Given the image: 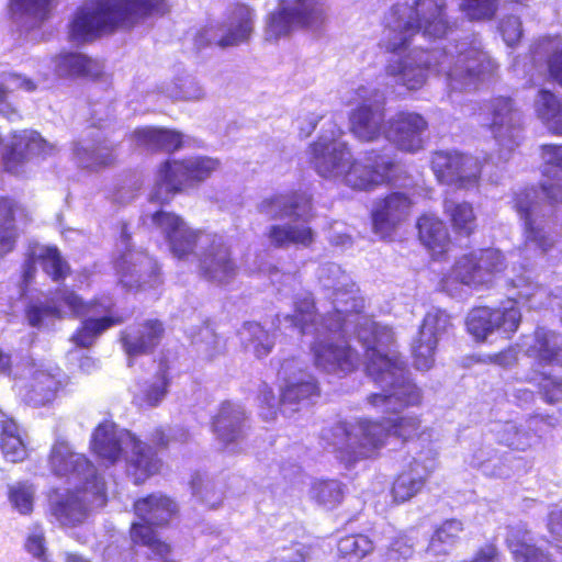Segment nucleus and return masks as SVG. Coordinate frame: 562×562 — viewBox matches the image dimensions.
Segmentation results:
<instances>
[{"label": "nucleus", "instance_id": "1", "mask_svg": "<svg viewBox=\"0 0 562 562\" xmlns=\"http://www.w3.org/2000/svg\"><path fill=\"white\" fill-rule=\"evenodd\" d=\"M369 376L376 383L385 382L390 393H371L367 402L374 408L383 407L380 419L359 418L356 432L346 431L347 451L355 458H369L386 446L393 437L402 443L419 439L423 435L422 419L416 414H404L403 408L419 405L420 390L407 376V366L400 357H389L372 349L366 366Z\"/></svg>", "mask_w": 562, "mask_h": 562}, {"label": "nucleus", "instance_id": "2", "mask_svg": "<svg viewBox=\"0 0 562 562\" xmlns=\"http://www.w3.org/2000/svg\"><path fill=\"white\" fill-rule=\"evenodd\" d=\"M308 160L322 177H336L352 190L372 191L395 178L396 162L378 149L351 158L349 146L335 138H317L308 146Z\"/></svg>", "mask_w": 562, "mask_h": 562}, {"label": "nucleus", "instance_id": "3", "mask_svg": "<svg viewBox=\"0 0 562 562\" xmlns=\"http://www.w3.org/2000/svg\"><path fill=\"white\" fill-rule=\"evenodd\" d=\"M167 11L166 0H91L77 9L68 26L69 40L90 43Z\"/></svg>", "mask_w": 562, "mask_h": 562}, {"label": "nucleus", "instance_id": "4", "mask_svg": "<svg viewBox=\"0 0 562 562\" xmlns=\"http://www.w3.org/2000/svg\"><path fill=\"white\" fill-rule=\"evenodd\" d=\"M220 168L217 159L206 156L168 158L159 164L148 202L168 205L176 195L198 188Z\"/></svg>", "mask_w": 562, "mask_h": 562}, {"label": "nucleus", "instance_id": "5", "mask_svg": "<svg viewBox=\"0 0 562 562\" xmlns=\"http://www.w3.org/2000/svg\"><path fill=\"white\" fill-rule=\"evenodd\" d=\"M126 435L131 450L124 461V471L134 485L140 486L162 472L164 460L160 454L169 449L172 436L164 426L153 429L148 442L131 431H126Z\"/></svg>", "mask_w": 562, "mask_h": 562}, {"label": "nucleus", "instance_id": "6", "mask_svg": "<svg viewBox=\"0 0 562 562\" xmlns=\"http://www.w3.org/2000/svg\"><path fill=\"white\" fill-rule=\"evenodd\" d=\"M522 315L518 302L513 299L496 306L479 305L472 307L465 318L468 333L477 342H484L494 333L505 339H512L521 324Z\"/></svg>", "mask_w": 562, "mask_h": 562}, {"label": "nucleus", "instance_id": "7", "mask_svg": "<svg viewBox=\"0 0 562 562\" xmlns=\"http://www.w3.org/2000/svg\"><path fill=\"white\" fill-rule=\"evenodd\" d=\"M415 22L407 21L385 44L386 50L396 53L406 47L411 38L422 32L428 38H443L456 29V23L450 22L446 15L445 0H415Z\"/></svg>", "mask_w": 562, "mask_h": 562}, {"label": "nucleus", "instance_id": "8", "mask_svg": "<svg viewBox=\"0 0 562 562\" xmlns=\"http://www.w3.org/2000/svg\"><path fill=\"white\" fill-rule=\"evenodd\" d=\"M430 168L439 183L458 188L476 184L482 172L481 161L476 157L456 150L434 151Z\"/></svg>", "mask_w": 562, "mask_h": 562}, {"label": "nucleus", "instance_id": "9", "mask_svg": "<svg viewBox=\"0 0 562 562\" xmlns=\"http://www.w3.org/2000/svg\"><path fill=\"white\" fill-rule=\"evenodd\" d=\"M412 206L409 195L400 191L375 199L370 211L372 232L382 240H393L398 227L408 217Z\"/></svg>", "mask_w": 562, "mask_h": 562}, {"label": "nucleus", "instance_id": "10", "mask_svg": "<svg viewBox=\"0 0 562 562\" xmlns=\"http://www.w3.org/2000/svg\"><path fill=\"white\" fill-rule=\"evenodd\" d=\"M53 146L35 130L10 133V142L1 155L3 171L13 176L23 173L26 164L38 156H46Z\"/></svg>", "mask_w": 562, "mask_h": 562}, {"label": "nucleus", "instance_id": "11", "mask_svg": "<svg viewBox=\"0 0 562 562\" xmlns=\"http://www.w3.org/2000/svg\"><path fill=\"white\" fill-rule=\"evenodd\" d=\"M151 222L164 234L170 252L179 260H184L195 254L203 234L201 229L190 227L177 213L159 209L151 216Z\"/></svg>", "mask_w": 562, "mask_h": 562}, {"label": "nucleus", "instance_id": "12", "mask_svg": "<svg viewBox=\"0 0 562 562\" xmlns=\"http://www.w3.org/2000/svg\"><path fill=\"white\" fill-rule=\"evenodd\" d=\"M48 464L56 476L67 480H83L86 481L85 485L89 483L88 479L91 476L97 487L95 494L102 502L105 501L104 483L99 482L93 464L85 454L71 451L64 443L55 445L48 456Z\"/></svg>", "mask_w": 562, "mask_h": 562}, {"label": "nucleus", "instance_id": "13", "mask_svg": "<svg viewBox=\"0 0 562 562\" xmlns=\"http://www.w3.org/2000/svg\"><path fill=\"white\" fill-rule=\"evenodd\" d=\"M513 207L522 221L525 243L541 254H548L555 246V238L533 216L537 209L535 189H524L513 199Z\"/></svg>", "mask_w": 562, "mask_h": 562}, {"label": "nucleus", "instance_id": "14", "mask_svg": "<svg viewBox=\"0 0 562 562\" xmlns=\"http://www.w3.org/2000/svg\"><path fill=\"white\" fill-rule=\"evenodd\" d=\"M486 109L487 126L494 137L502 144L518 145L522 124L514 100L509 97L497 95L488 100Z\"/></svg>", "mask_w": 562, "mask_h": 562}, {"label": "nucleus", "instance_id": "15", "mask_svg": "<svg viewBox=\"0 0 562 562\" xmlns=\"http://www.w3.org/2000/svg\"><path fill=\"white\" fill-rule=\"evenodd\" d=\"M95 305L89 314L101 315L100 317H86L72 333L71 341L79 348L92 347L97 339L108 329L119 326L126 321V317L115 311L114 302L105 296Z\"/></svg>", "mask_w": 562, "mask_h": 562}, {"label": "nucleus", "instance_id": "16", "mask_svg": "<svg viewBox=\"0 0 562 562\" xmlns=\"http://www.w3.org/2000/svg\"><path fill=\"white\" fill-rule=\"evenodd\" d=\"M311 351L314 366L328 373H350L358 368L360 361V355L345 339L314 341Z\"/></svg>", "mask_w": 562, "mask_h": 562}, {"label": "nucleus", "instance_id": "17", "mask_svg": "<svg viewBox=\"0 0 562 562\" xmlns=\"http://www.w3.org/2000/svg\"><path fill=\"white\" fill-rule=\"evenodd\" d=\"M199 273L207 281L228 283L237 274V265L229 246L221 238L213 239L199 258Z\"/></svg>", "mask_w": 562, "mask_h": 562}, {"label": "nucleus", "instance_id": "18", "mask_svg": "<svg viewBox=\"0 0 562 562\" xmlns=\"http://www.w3.org/2000/svg\"><path fill=\"white\" fill-rule=\"evenodd\" d=\"M165 325L158 318L145 319L137 329H123L119 341L130 359L154 353L165 336Z\"/></svg>", "mask_w": 562, "mask_h": 562}, {"label": "nucleus", "instance_id": "19", "mask_svg": "<svg viewBox=\"0 0 562 562\" xmlns=\"http://www.w3.org/2000/svg\"><path fill=\"white\" fill-rule=\"evenodd\" d=\"M259 211L270 220L303 217L307 221L313 217V198L304 190H292L263 199Z\"/></svg>", "mask_w": 562, "mask_h": 562}, {"label": "nucleus", "instance_id": "20", "mask_svg": "<svg viewBox=\"0 0 562 562\" xmlns=\"http://www.w3.org/2000/svg\"><path fill=\"white\" fill-rule=\"evenodd\" d=\"M391 137L396 147L415 154L424 148V133L428 130L426 119L416 112L401 111L390 120Z\"/></svg>", "mask_w": 562, "mask_h": 562}, {"label": "nucleus", "instance_id": "21", "mask_svg": "<svg viewBox=\"0 0 562 562\" xmlns=\"http://www.w3.org/2000/svg\"><path fill=\"white\" fill-rule=\"evenodd\" d=\"M416 228L419 241L434 260L447 257L452 240L442 220L436 215L424 213L418 216Z\"/></svg>", "mask_w": 562, "mask_h": 562}, {"label": "nucleus", "instance_id": "22", "mask_svg": "<svg viewBox=\"0 0 562 562\" xmlns=\"http://www.w3.org/2000/svg\"><path fill=\"white\" fill-rule=\"evenodd\" d=\"M384 108L378 103H361L349 114V128L362 142L376 140L384 128Z\"/></svg>", "mask_w": 562, "mask_h": 562}, {"label": "nucleus", "instance_id": "23", "mask_svg": "<svg viewBox=\"0 0 562 562\" xmlns=\"http://www.w3.org/2000/svg\"><path fill=\"white\" fill-rule=\"evenodd\" d=\"M88 490L87 485L68 490L63 494L54 492L49 499L50 514L65 526L74 527L83 521L87 516V507L82 493Z\"/></svg>", "mask_w": 562, "mask_h": 562}, {"label": "nucleus", "instance_id": "24", "mask_svg": "<svg viewBox=\"0 0 562 562\" xmlns=\"http://www.w3.org/2000/svg\"><path fill=\"white\" fill-rule=\"evenodd\" d=\"M59 389V381L47 370H35L20 387L23 402L34 408L52 404Z\"/></svg>", "mask_w": 562, "mask_h": 562}, {"label": "nucleus", "instance_id": "25", "mask_svg": "<svg viewBox=\"0 0 562 562\" xmlns=\"http://www.w3.org/2000/svg\"><path fill=\"white\" fill-rule=\"evenodd\" d=\"M136 145L151 154H173L183 146V135L175 130L156 126H140L134 130Z\"/></svg>", "mask_w": 562, "mask_h": 562}, {"label": "nucleus", "instance_id": "26", "mask_svg": "<svg viewBox=\"0 0 562 562\" xmlns=\"http://www.w3.org/2000/svg\"><path fill=\"white\" fill-rule=\"evenodd\" d=\"M254 10L248 4L234 3L227 13V30L217 45L225 48L248 42L254 32Z\"/></svg>", "mask_w": 562, "mask_h": 562}, {"label": "nucleus", "instance_id": "27", "mask_svg": "<svg viewBox=\"0 0 562 562\" xmlns=\"http://www.w3.org/2000/svg\"><path fill=\"white\" fill-rule=\"evenodd\" d=\"M90 449L106 465H114L122 459V440L113 422L103 420L97 425L91 435Z\"/></svg>", "mask_w": 562, "mask_h": 562}, {"label": "nucleus", "instance_id": "28", "mask_svg": "<svg viewBox=\"0 0 562 562\" xmlns=\"http://www.w3.org/2000/svg\"><path fill=\"white\" fill-rule=\"evenodd\" d=\"M56 72L61 78L98 80L103 75V67L86 54L61 52L56 57Z\"/></svg>", "mask_w": 562, "mask_h": 562}, {"label": "nucleus", "instance_id": "29", "mask_svg": "<svg viewBox=\"0 0 562 562\" xmlns=\"http://www.w3.org/2000/svg\"><path fill=\"white\" fill-rule=\"evenodd\" d=\"M0 451L5 461L21 463L29 458V449L20 435L18 423L13 417L1 413Z\"/></svg>", "mask_w": 562, "mask_h": 562}, {"label": "nucleus", "instance_id": "30", "mask_svg": "<svg viewBox=\"0 0 562 562\" xmlns=\"http://www.w3.org/2000/svg\"><path fill=\"white\" fill-rule=\"evenodd\" d=\"M170 383L169 366L164 362L151 380H145L139 384L133 403L138 407L159 406L169 391Z\"/></svg>", "mask_w": 562, "mask_h": 562}, {"label": "nucleus", "instance_id": "31", "mask_svg": "<svg viewBox=\"0 0 562 562\" xmlns=\"http://www.w3.org/2000/svg\"><path fill=\"white\" fill-rule=\"evenodd\" d=\"M57 0H9L12 18L31 27L41 26L53 15Z\"/></svg>", "mask_w": 562, "mask_h": 562}, {"label": "nucleus", "instance_id": "32", "mask_svg": "<svg viewBox=\"0 0 562 562\" xmlns=\"http://www.w3.org/2000/svg\"><path fill=\"white\" fill-rule=\"evenodd\" d=\"M267 236L274 248H285L290 245L311 248L315 241V232L308 225L274 224L268 228Z\"/></svg>", "mask_w": 562, "mask_h": 562}, {"label": "nucleus", "instance_id": "33", "mask_svg": "<svg viewBox=\"0 0 562 562\" xmlns=\"http://www.w3.org/2000/svg\"><path fill=\"white\" fill-rule=\"evenodd\" d=\"M442 205L443 213L458 236L470 237L476 232L477 216L472 203L445 199Z\"/></svg>", "mask_w": 562, "mask_h": 562}, {"label": "nucleus", "instance_id": "34", "mask_svg": "<svg viewBox=\"0 0 562 562\" xmlns=\"http://www.w3.org/2000/svg\"><path fill=\"white\" fill-rule=\"evenodd\" d=\"M245 413L237 409L228 401L221 404L217 414L212 419L213 431L224 442L236 440L243 430Z\"/></svg>", "mask_w": 562, "mask_h": 562}, {"label": "nucleus", "instance_id": "35", "mask_svg": "<svg viewBox=\"0 0 562 562\" xmlns=\"http://www.w3.org/2000/svg\"><path fill=\"white\" fill-rule=\"evenodd\" d=\"M427 476L420 474L416 463H411L393 480L391 495L394 503L402 504L416 496L425 486Z\"/></svg>", "mask_w": 562, "mask_h": 562}, {"label": "nucleus", "instance_id": "36", "mask_svg": "<svg viewBox=\"0 0 562 562\" xmlns=\"http://www.w3.org/2000/svg\"><path fill=\"white\" fill-rule=\"evenodd\" d=\"M278 4L310 29L322 24L326 18L325 4L321 0H278Z\"/></svg>", "mask_w": 562, "mask_h": 562}, {"label": "nucleus", "instance_id": "37", "mask_svg": "<svg viewBox=\"0 0 562 562\" xmlns=\"http://www.w3.org/2000/svg\"><path fill=\"white\" fill-rule=\"evenodd\" d=\"M559 334L543 328L535 331L531 349L542 364L562 368V345H558Z\"/></svg>", "mask_w": 562, "mask_h": 562}, {"label": "nucleus", "instance_id": "38", "mask_svg": "<svg viewBox=\"0 0 562 562\" xmlns=\"http://www.w3.org/2000/svg\"><path fill=\"white\" fill-rule=\"evenodd\" d=\"M297 29H302L301 22L279 4L265 18V40L267 42H277L288 37Z\"/></svg>", "mask_w": 562, "mask_h": 562}, {"label": "nucleus", "instance_id": "39", "mask_svg": "<svg viewBox=\"0 0 562 562\" xmlns=\"http://www.w3.org/2000/svg\"><path fill=\"white\" fill-rule=\"evenodd\" d=\"M373 549V541L367 535H346L337 542L336 562H359L370 554Z\"/></svg>", "mask_w": 562, "mask_h": 562}, {"label": "nucleus", "instance_id": "40", "mask_svg": "<svg viewBox=\"0 0 562 562\" xmlns=\"http://www.w3.org/2000/svg\"><path fill=\"white\" fill-rule=\"evenodd\" d=\"M438 66L437 63L432 64L430 59L427 58L424 64L405 65L401 67L389 66L387 74L391 76H400L403 86L409 90H417L425 85L429 70L441 71Z\"/></svg>", "mask_w": 562, "mask_h": 562}, {"label": "nucleus", "instance_id": "41", "mask_svg": "<svg viewBox=\"0 0 562 562\" xmlns=\"http://www.w3.org/2000/svg\"><path fill=\"white\" fill-rule=\"evenodd\" d=\"M43 271L54 282L64 281L71 273V269L66 259L61 256L60 250L55 245L42 247L37 255Z\"/></svg>", "mask_w": 562, "mask_h": 562}, {"label": "nucleus", "instance_id": "42", "mask_svg": "<svg viewBox=\"0 0 562 562\" xmlns=\"http://www.w3.org/2000/svg\"><path fill=\"white\" fill-rule=\"evenodd\" d=\"M538 114L553 134L562 136V100L550 90L539 91Z\"/></svg>", "mask_w": 562, "mask_h": 562}, {"label": "nucleus", "instance_id": "43", "mask_svg": "<svg viewBox=\"0 0 562 562\" xmlns=\"http://www.w3.org/2000/svg\"><path fill=\"white\" fill-rule=\"evenodd\" d=\"M105 296L98 295L93 296L89 301H85L79 294H77L74 290L68 288H60L55 291L54 302L57 306H65L69 311V314L74 317H81L89 314V311L93 308L95 305H101L100 301H102Z\"/></svg>", "mask_w": 562, "mask_h": 562}, {"label": "nucleus", "instance_id": "44", "mask_svg": "<svg viewBox=\"0 0 562 562\" xmlns=\"http://www.w3.org/2000/svg\"><path fill=\"white\" fill-rule=\"evenodd\" d=\"M319 394L317 380L310 375L305 380L288 383L280 394V402L282 404H299L318 397Z\"/></svg>", "mask_w": 562, "mask_h": 562}, {"label": "nucleus", "instance_id": "45", "mask_svg": "<svg viewBox=\"0 0 562 562\" xmlns=\"http://www.w3.org/2000/svg\"><path fill=\"white\" fill-rule=\"evenodd\" d=\"M449 278L464 285L476 286L482 284L481 272L475 252L463 255L451 267Z\"/></svg>", "mask_w": 562, "mask_h": 562}, {"label": "nucleus", "instance_id": "46", "mask_svg": "<svg viewBox=\"0 0 562 562\" xmlns=\"http://www.w3.org/2000/svg\"><path fill=\"white\" fill-rule=\"evenodd\" d=\"M438 341L420 331L417 333L412 344L413 364L418 370H428L435 363V355Z\"/></svg>", "mask_w": 562, "mask_h": 562}, {"label": "nucleus", "instance_id": "47", "mask_svg": "<svg viewBox=\"0 0 562 562\" xmlns=\"http://www.w3.org/2000/svg\"><path fill=\"white\" fill-rule=\"evenodd\" d=\"M243 329L246 333V344L252 347L258 359L267 357L273 349V341L269 331L258 322H245Z\"/></svg>", "mask_w": 562, "mask_h": 562}, {"label": "nucleus", "instance_id": "48", "mask_svg": "<svg viewBox=\"0 0 562 562\" xmlns=\"http://www.w3.org/2000/svg\"><path fill=\"white\" fill-rule=\"evenodd\" d=\"M8 499L21 515H31L34 508L35 488L29 481H20L8 486Z\"/></svg>", "mask_w": 562, "mask_h": 562}, {"label": "nucleus", "instance_id": "49", "mask_svg": "<svg viewBox=\"0 0 562 562\" xmlns=\"http://www.w3.org/2000/svg\"><path fill=\"white\" fill-rule=\"evenodd\" d=\"M312 493L318 504L334 508L344 499V485L337 480H321L313 485Z\"/></svg>", "mask_w": 562, "mask_h": 562}, {"label": "nucleus", "instance_id": "50", "mask_svg": "<svg viewBox=\"0 0 562 562\" xmlns=\"http://www.w3.org/2000/svg\"><path fill=\"white\" fill-rule=\"evenodd\" d=\"M452 327L450 315L443 310H434L425 314L418 331L437 341Z\"/></svg>", "mask_w": 562, "mask_h": 562}, {"label": "nucleus", "instance_id": "51", "mask_svg": "<svg viewBox=\"0 0 562 562\" xmlns=\"http://www.w3.org/2000/svg\"><path fill=\"white\" fill-rule=\"evenodd\" d=\"M506 544L516 561L552 562L549 553L517 537L507 539Z\"/></svg>", "mask_w": 562, "mask_h": 562}, {"label": "nucleus", "instance_id": "52", "mask_svg": "<svg viewBox=\"0 0 562 562\" xmlns=\"http://www.w3.org/2000/svg\"><path fill=\"white\" fill-rule=\"evenodd\" d=\"M77 155L82 160L83 167L90 171L111 168L117 161L113 146L104 147L103 151L94 149L90 154L85 148H81L77 150Z\"/></svg>", "mask_w": 562, "mask_h": 562}, {"label": "nucleus", "instance_id": "53", "mask_svg": "<svg viewBox=\"0 0 562 562\" xmlns=\"http://www.w3.org/2000/svg\"><path fill=\"white\" fill-rule=\"evenodd\" d=\"M536 380V386L543 402L549 405H555L562 402V378L540 372Z\"/></svg>", "mask_w": 562, "mask_h": 562}, {"label": "nucleus", "instance_id": "54", "mask_svg": "<svg viewBox=\"0 0 562 562\" xmlns=\"http://www.w3.org/2000/svg\"><path fill=\"white\" fill-rule=\"evenodd\" d=\"M499 0H462L461 10L470 21H491L498 11Z\"/></svg>", "mask_w": 562, "mask_h": 562}, {"label": "nucleus", "instance_id": "55", "mask_svg": "<svg viewBox=\"0 0 562 562\" xmlns=\"http://www.w3.org/2000/svg\"><path fill=\"white\" fill-rule=\"evenodd\" d=\"M475 256L482 277V284L488 282L492 277L505 269L504 258L497 250L481 249Z\"/></svg>", "mask_w": 562, "mask_h": 562}, {"label": "nucleus", "instance_id": "56", "mask_svg": "<svg viewBox=\"0 0 562 562\" xmlns=\"http://www.w3.org/2000/svg\"><path fill=\"white\" fill-rule=\"evenodd\" d=\"M463 529V522L460 519H446L435 529L430 543L432 546L437 543L452 544L459 539Z\"/></svg>", "mask_w": 562, "mask_h": 562}, {"label": "nucleus", "instance_id": "57", "mask_svg": "<svg viewBox=\"0 0 562 562\" xmlns=\"http://www.w3.org/2000/svg\"><path fill=\"white\" fill-rule=\"evenodd\" d=\"M458 60L462 64L464 72L473 76L484 71L488 58L482 49L470 47L459 54Z\"/></svg>", "mask_w": 562, "mask_h": 562}, {"label": "nucleus", "instance_id": "58", "mask_svg": "<svg viewBox=\"0 0 562 562\" xmlns=\"http://www.w3.org/2000/svg\"><path fill=\"white\" fill-rule=\"evenodd\" d=\"M25 316L30 326L40 327L45 317L63 318L64 312L57 305L30 304L25 308Z\"/></svg>", "mask_w": 562, "mask_h": 562}, {"label": "nucleus", "instance_id": "59", "mask_svg": "<svg viewBox=\"0 0 562 562\" xmlns=\"http://www.w3.org/2000/svg\"><path fill=\"white\" fill-rule=\"evenodd\" d=\"M20 212H24V207L15 198L0 195V225H15V215Z\"/></svg>", "mask_w": 562, "mask_h": 562}, {"label": "nucleus", "instance_id": "60", "mask_svg": "<svg viewBox=\"0 0 562 562\" xmlns=\"http://www.w3.org/2000/svg\"><path fill=\"white\" fill-rule=\"evenodd\" d=\"M292 325L299 329L301 335H305L308 327L316 322V311L314 303L307 304L305 310L296 308L290 316Z\"/></svg>", "mask_w": 562, "mask_h": 562}, {"label": "nucleus", "instance_id": "61", "mask_svg": "<svg viewBox=\"0 0 562 562\" xmlns=\"http://www.w3.org/2000/svg\"><path fill=\"white\" fill-rule=\"evenodd\" d=\"M499 32L504 41L513 46L522 35L521 22L516 16H507L499 22Z\"/></svg>", "mask_w": 562, "mask_h": 562}, {"label": "nucleus", "instance_id": "62", "mask_svg": "<svg viewBox=\"0 0 562 562\" xmlns=\"http://www.w3.org/2000/svg\"><path fill=\"white\" fill-rule=\"evenodd\" d=\"M19 231L15 225H0V258L16 248Z\"/></svg>", "mask_w": 562, "mask_h": 562}, {"label": "nucleus", "instance_id": "63", "mask_svg": "<svg viewBox=\"0 0 562 562\" xmlns=\"http://www.w3.org/2000/svg\"><path fill=\"white\" fill-rule=\"evenodd\" d=\"M501 552L494 540L479 547L471 559L461 562H499Z\"/></svg>", "mask_w": 562, "mask_h": 562}, {"label": "nucleus", "instance_id": "64", "mask_svg": "<svg viewBox=\"0 0 562 562\" xmlns=\"http://www.w3.org/2000/svg\"><path fill=\"white\" fill-rule=\"evenodd\" d=\"M546 64L549 77L562 87V46L551 52Z\"/></svg>", "mask_w": 562, "mask_h": 562}]
</instances>
